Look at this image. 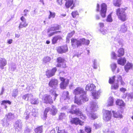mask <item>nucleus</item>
<instances>
[{
  "instance_id": "nucleus-1",
  "label": "nucleus",
  "mask_w": 133,
  "mask_h": 133,
  "mask_svg": "<svg viewBox=\"0 0 133 133\" xmlns=\"http://www.w3.org/2000/svg\"><path fill=\"white\" fill-rule=\"evenodd\" d=\"M127 8L125 7L117 9L116 10V14L118 19L122 22L126 21L128 19V16L126 13Z\"/></svg>"
},
{
  "instance_id": "nucleus-2",
  "label": "nucleus",
  "mask_w": 133,
  "mask_h": 133,
  "mask_svg": "<svg viewBox=\"0 0 133 133\" xmlns=\"http://www.w3.org/2000/svg\"><path fill=\"white\" fill-rule=\"evenodd\" d=\"M71 46L74 48L81 46L82 44L88 45L90 42L89 40L84 38H81L79 40H78L76 39L72 38L71 39Z\"/></svg>"
},
{
  "instance_id": "nucleus-3",
  "label": "nucleus",
  "mask_w": 133,
  "mask_h": 133,
  "mask_svg": "<svg viewBox=\"0 0 133 133\" xmlns=\"http://www.w3.org/2000/svg\"><path fill=\"white\" fill-rule=\"evenodd\" d=\"M60 26L58 24H56L54 26H52L49 28L47 30V32L48 33L52 31H54L53 32L50 33L48 35L49 37H51L54 35L57 34L58 33L61 32L60 31H56L59 30L60 28Z\"/></svg>"
},
{
  "instance_id": "nucleus-4",
  "label": "nucleus",
  "mask_w": 133,
  "mask_h": 133,
  "mask_svg": "<svg viewBox=\"0 0 133 133\" xmlns=\"http://www.w3.org/2000/svg\"><path fill=\"white\" fill-rule=\"evenodd\" d=\"M65 61L64 59L61 57H58L57 58L56 61L58 63L56 66L57 67H61L65 68L66 67V64L64 62Z\"/></svg>"
},
{
  "instance_id": "nucleus-5",
  "label": "nucleus",
  "mask_w": 133,
  "mask_h": 133,
  "mask_svg": "<svg viewBox=\"0 0 133 133\" xmlns=\"http://www.w3.org/2000/svg\"><path fill=\"white\" fill-rule=\"evenodd\" d=\"M57 70L56 67H54L51 70L48 69L45 72V75L47 78H50L55 75Z\"/></svg>"
},
{
  "instance_id": "nucleus-6",
  "label": "nucleus",
  "mask_w": 133,
  "mask_h": 133,
  "mask_svg": "<svg viewBox=\"0 0 133 133\" xmlns=\"http://www.w3.org/2000/svg\"><path fill=\"white\" fill-rule=\"evenodd\" d=\"M42 99L44 101V103L46 104H51L53 103L52 97L49 95L46 94L44 95Z\"/></svg>"
},
{
  "instance_id": "nucleus-7",
  "label": "nucleus",
  "mask_w": 133,
  "mask_h": 133,
  "mask_svg": "<svg viewBox=\"0 0 133 133\" xmlns=\"http://www.w3.org/2000/svg\"><path fill=\"white\" fill-rule=\"evenodd\" d=\"M111 111L105 110L103 115V119L107 122L110 121L111 119Z\"/></svg>"
},
{
  "instance_id": "nucleus-8",
  "label": "nucleus",
  "mask_w": 133,
  "mask_h": 133,
  "mask_svg": "<svg viewBox=\"0 0 133 133\" xmlns=\"http://www.w3.org/2000/svg\"><path fill=\"white\" fill-rule=\"evenodd\" d=\"M70 122L72 124H75L76 125L79 124L80 125H82L84 122L80 119L78 117H75L73 118L70 121Z\"/></svg>"
},
{
  "instance_id": "nucleus-9",
  "label": "nucleus",
  "mask_w": 133,
  "mask_h": 133,
  "mask_svg": "<svg viewBox=\"0 0 133 133\" xmlns=\"http://www.w3.org/2000/svg\"><path fill=\"white\" fill-rule=\"evenodd\" d=\"M101 10L100 14L101 16L105 17L106 16V14L107 10V5L104 3H103L101 4Z\"/></svg>"
},
{
  "instance_id": "nucleus-10",
  "label": "nucleus",
  "mask_w": 133,
  "mask_h": 133,
  "mask_svg": "<svg viewBox=\"0 0 133 133\" xmlns=\"http://www.w3.org/2000/svg\"><path fill=\"white\" fill-rule=\"evenodd\" d=\"M68 48L65 45H62L58 46L56 49L57 52L59 54H62L65 53L68 51Z\"/></svg>"
},
{
  "instance_id": "nucleus-11",
  "label": "nucleus",
  "mask_w": 133,
  "mask_h": 133,
  "mask_svg": "<svg viewBox=\"0 0 133 133\" xmlns=\"http://www.w3.org/2000/svg\"><path fill=\"white\" fill-rule=\"evenodd\" d=\"M76 106L75 105H72L71 106V109L70 110L69 112L72 114H75L78 115L79 113H80V110L79 108H77Z\"/></svg>"
},
{
  "instance_id": "nucleus-12",
  "label": "nucleus",
  "mask_w": 133,
  "mask_h": 133,
  "mask_svg": "<svg viewBox=\"0 0 133 133\" xmlns=\"http://www.w3.org/2000/svg\"><path fill=\"white\" fill-rule=\"evenodd\" d=\"M58 81L57 79H52L48 83V85L50 87L55 89L58 86Z\"/></svg>"
},
{
  "instance_id": "nucleus-13",
  "label": "nucleus",
  "mask_w": 133,
  "mask_h": 133,
  "mask_svg": "<svg viewBox=\"0 0 133 133\" xmlns=\"http://www.w3.org/2000/svg\"><path fill=\"white\" fill-rule=\"evenodd\" d=\"M73 93L75 95L82 94H86V92L83 89L80 87H77L73 91Z\"/></svg>"
},
{
  "instance_id": "nucleus-14",
  "label": "nucleus",
  "mask_w": 133,
  "mask_h": 133,
  "mask_svg": "<svg viewBox=\"0 0 133 133\" xmlns=\"http://www.w3.org/2000/svg\"><path fill=\"white\" fill-rule=\"evenodd\" d=\"M96 87V86L93 84H88L86 86L85 90L92 91L95 90Z\"/></svg>"
},
{
  "instance_id": "nucleus-15",
  "label": "nucleus",
  "mask_w": 133,
  "mask_h": 133,
  "mask_svg": "<svg viewBox=\"0 0 133 133\" xmlns=\"http://www.w3.org/2000/svg\"><path fill=\"white\" fill-rule=\"evenodd\" d=\"M62 39V37L59 35L53 37L51 39L52 44H54L57 43L58 40Z\"/></svg>"
},
{
  "instance_id": "nucleus-16",
  "label": "nucleus",
  "mask_w": 133,
  "mask_h": 133,
  "mask_svg": "<svg viewBox=\"0 0 133 133\" xmlns=\"http://www.w3.org/2000/svg\"><path fill=\"white\" fill-rule=\"evenodd\" d=\"M116 105H118L121 108L125 107V103L122 99H117L116 102Z\"/></svg>"
},
{
  "instance_id": "nucleus-17",
  "label": "nucleus",
  "mask_w": 133,
  "mask_h": 133,
  "mask_svg": "<svg viewBox=\"0 0 133 133\" xmlns=\"http://www.w3.org/2000/svg\"><path fill=\"white\" fill-rule=\"evenodd\" d=\"M126 62V58L124 57H121L118 59L117 60V63L120 65L123 66L125 64Z\"/></svg>"
},
{
  "instance_id": "nucleus-18",
  "label": "nucleus",
  "mask_w": 133,
  "mask_h": 133,
  "mask_svg": "<svg viewBox=\"0 0 133 133\" xmlns=\"http://www.w3.org/2000/svg\"><path fill=\"white\" fill-rule=\"evenodd\" d=\"M66 1L65 6L66 8H69L74 3V0H64Z\"/></svg>"
},
{
  "instance_id": "nucleus-19",
  "label": "nucleus",
  "mask_w": 133,
  "mask_h": 133,
  "mask_svg": "<svg viewBox=\"0 0 133 133\" xmlns=\"http://www.w3.org/2000/svg\"><path fill=\"white\" fill-rule=\"evenodd\" d=\"M132 67L133 64L132 63L128 62L124 66L125 70L127 72H128L130 69H132Z\"/></svg>"
},
{
  "instance_id": "nucleus-20",
  "label": "nucleus",
  "mask_w": 133,
  "mask_h": 133,
  "mask_svg": "<svg viewBox=\"0 0 133 133\" xmlns=\"http://www.w3.org/2000/svg\"><path fill=\"white\" fill-rule=\"evenodd\" d=\"M117 57H120L123 56L124 54V49L123 48H119L117 51Z\"/></svg>"
},
{
  "instance_id": "nucleus-21",
  "label": "nucleus",
  "mask_w": 133,
  "mask_h": 133,
  "mask_svg": "<svg viewBox=\"0 0 133 133\" xmlns=\"http://www.w3.org/2000/svg\"><path fill=\"white\" fill-rule=\"evenodd\" d=\"M75 31L74 30L68 34L66 37V41L67 42H69L70 39L75 34Z\"/></svg>"
},
{
  "instance_id": "nucleus-22",
  "label": "nucleus",
  "mask_w": 133,
  "mask_h": 133,
  "mask_svg": "<svg viewBox=\"0 0 133 133\" xmlns=\"http://www.w3.org/2000/svg\"><path fill=\"white\" fill-rule=\"evenodd\" d=\"M112 112L113 114V116L115 118H122L123 116L122 114L118 113L117 112H116L114 110L112 111Z\"/></svg>"
},
{
  "instance_id": "nucleus-23",
  "label": "nucleus",
  "mask_w": 133,
  "mask_h": 133,
  "mask_svg": "<svg viewBox=\"0 0 133 133\" xmlns=\"http://www.w3.org/2000/svg\"><path fill=\"white\" fill-rule=\"evenodd\" d=\"M33 96L31 94H27L23 95L22 96L23 99L25 100L28 101L30 97H33Z\"/></svg>"
},
{
  "instance_id": "nucleus-24",
  "label": "nucleus",
  "mask_w": 133,
  "mask_h": 133,
  "mask_svg": "<svg viewBox=\"0 0 133 133\" xmlns=\"http://www.w3.org/2000/svg\"><path fill=\"white\" fill-rule=\"evenodd\" d=\"M6 64V61L5 59H2L0 61V67L1 68L3 69V67Z\"/></svg>"
},
{
  "instance_id": "nucleus-25",
  "label": "nucleus",
  "mask_w": 133,
  "mask_h": 133,
  "mask_svg": "<svg viewBox=\"0 0 133 133\" xmlns=\"http://www.w3.org/2000/svg\"><path fill=\"white\" fill-rule=\"evenodd\" d=\"M116 81L117 82H120L122 85H124L125 84L124 82L123 81L122 76L120 75L117 76Z\"/></svg>"
},
{
  "instance_id": "nucleus-26",
  "label": "nucleus",
  "mask_w": 133,
  "mask_h": 133,
  "mask_svg": "<svg viewBox=\"0 0 133 133\" xmlns=\"http://www.w3.org/2000/svg\"><path fill=\"white\" fill-rule=\"evenodd\" d=\"M30 102L33 105L38 104L39 103L38 99H36L35 98H33L30 99Z\"/></svg>"
},
{
  "instance_id": "nucleus-27",
  "label": "nucleus",
  "mask_w": 133,
  "mask_h": 133,
  "mask_svg": "<svg viewBox=\"0 0 133 133\" xmlns=\"http://www.w3.org/2000/svg\"><path fill=\"white\" fill-rule=\"evenodd\" d=\"M28 24L26 22H22L21 23L19 24L18 27L19 29H20L23 28H25L28 25Z\"/></svg>"
},
{
  "instance_id": "nucleus-28",
  "label": "nucleus",
  "mask_w": 133,
  "mask_h": 133,
  "mask_svg": "<svg viewBox=\"0 0 133 133\" xmlns=\"http://www.w3.org/2000/svg\"><path fill=\"white\" fill-rule=\"evenodd\" d=\"M59 79H60L61 82H63L64 84H66V83H67L66 85H68L69 84V80L68 79H67L65 81V79L64 77H59Z\"/></svg>"
},
{
  "instance_id": "nucleus-29",
  "label": "nucleus",
  "mask_w": 133,
  "mask_h": 133,
  "mask_svg": "<svg viewBox=\"0 0 133 133\" xmlns=\"http://www.w3.org/2000/svg\"><path fill=\"white\" fill-rule=\"evenodd\" d=\"M118 84L117 83H116L112 84L111 86V90H116L118 89Z\"/></svg>"
},
{
  "instance_id": "nucleus-30",
  "label": "nucleus",
  "mask_w": 133,
  "mask_h": 133,
  "mask_svg": "<svg viewBox=\"0 0 133 133\" xmlns=\"http://www.w3.org/2000/svg\"><path fill=\"white\" fill-rule=\"evenodd\" d=\"M92 92V95L94 97L95 99L97 98L96 97L99 94V92L98 91H96V90L93 91Z\"/></svg>"
},
{
  "instance_id": "nucleus-31",
  "label": "nucleus",
  "mask_w": 133,
  "mask_h": 133,
  "mask_svg": "<svg viewBox=\"0 0 133 133\" xmlns=\"http://www.w3.org/2000/svg\"><path fill=\"white\" fill-rule=\"evenodd\" d=\"M115 76L110 78L108 81L109 83L110 84H113L115 81Z\"/></svg>"
},
{
  "instance_id": "nucleus-32",
  "label": "nucleus",
  "mask_w": 133,
  "mask_h": 133,
  "mask_svg": "<svg viewBox=\"0 0 133 133\" xmlns=\"http://www.w3.org/2000/svg\"><path fill=\"white\" fill-rule=\"evenodd\" d=\"M35 131L36 133H42L43 129L41 127H39L35 129Z\"/></svg>"
},
{
  "instance_id": "nucleus-33",
  "label": "nucleus",
  "mask_w": 133,
  "mask_h": 133,
  "mask_svg": "<svg viewBox=\"0 0 133 133\" xmlns=\"http://www.w3.org/2000/svg\"><path fill=\"white\" fill-rule=\"evenodd\" d=\"M63 96L65 99L69 98V92L68 91H64L63 92Z\"/></svg>"
},
{
  "instance_id": "nucleus-34",
  "label": "nucleus",
  "mask_w": 133,
  "mask_h": 133,
  "mask_svg": "<svg viewBox=\"0 0 133 133\" xmlns=\"http://www.w3.org/2000/svg\"><path fill=\"white\" fill-rule=\"evenodd\" d=\"M80 113L79 114L78 116L80 117V118L82 120H84L86 119V117L85 115L83 114L81 111L80 112Z\"/></svg>"
},
{
  "instance_id": "nucleus-35",
  "label": "nucleus",
  "mask_w": 133,
  "mask_h": 133,
  "mask_svg": "<svg viewBox=\"0 0 133 133\" xmlns=\"http://www.w3.org/2000/svg\"><path fill=\"white\" fill-rule=\"evenodd\" d=\"M49 12L50 14L49 15L48 18L50 19L51 18H54L56 15L55 13L54 12H52L50 11H49Z\"/></svg>"
},
{
  "instance_id": "nucleus-36",
  "label": "nucleus",
  "mask_w": 133,
  "mask_h": 133,
  "mask_svg": "<svg viewBox=\"0 0 133 133\" xmlns=\"http://www.w3.org/2000/svg\"><path fill=\"white\" fill-rule=\"evenodd\" d=\"M66 83L64 84L63 82H61L60 84V88L62 89H65L66 86L68 85H66Z\"/></svg>"
},
{
  "instance_id": "nucleus-37",
  "label": "nucleus",
  "mask_w": 133,
  "mask_h": 133,
  "mask_svg": "<svg viewBox=\"0 0 133 133\" xmlns=\"http://www.w3.org/2000/svg\"><path fill=\"white\" fill-rule=\"evenodd\" d=\"M6 116V118L8 119H13L14 117V115L11 113H8Z\"/></svg>"
},
{
  "instance_id": "nucleus-38",
  "label": "nucleus",
  "mask_w": 133,
  "mask_h": 133,
  "mask_svg": "<svg viewBox=\"0 0 133 133\" xmlns=\"http://www.w3.org/2000/svg\"><path fill=\"white\" fill-rule=\"evenodd\" d=\"M127 30L126 26L125 25H122L120 31L122 32H124Z\"/></svg>"
},
{
  "instance_id": "nucleus-39",
  "label": "nucleus",
  "mask_w": 133,
  "mask_h": 133,
  "mask_svg": "<svg viewBox=\"0 0 133 133\" xmlns=\"http://www.w3.org/2000/svg\"><path fill=\"white\" fill-rule=\"evenodd\" d=\"M114 100L111 97L108 100V105L109 106H111L113 105Z\"/></svg>"
},
{
  "instance_id": "nucleus-40",
  "label": "nucleus",
  "mask_w": 133,
  "mask_h": 133,
  "mask_svg": "<svg viewBox=\"0 0 133 133\" xmlns=\"http://www.w3.org/2000/svg\"><path fill=\"white\" fill-rule=\"evenodd\" d=\"M7 103L10 105L11 104V102L9 100H4L2 101L1 104V105H5Z\"/></svg>"
},
{
  "instance_id": "nucleus-41",
  "label": "nucleus",
  "mask_w": 133,
  "mask_h": 133,
  "mask_svg": "<svg viewBox=\"0 0 133 133\" xmlns=\"http://www.w3.org/2000/svg\"><path fill=\"white\" fill-rule=\"evenodd\" d=\"M72 16L73 18H75L77 15H79V14L77 11H75L72 12L71 13Z\"/></svg>"
},
{
  "instance_id": "nucleus-42",
  "label": "nucleus",
  "mask_w": 133,
  "mask_h": 133,
  "mask_svg": "<svg viewBox=\"0 0 133 133\" xmlns=\"http://www.w3.org/2000/svg\"><path fill=\"white\" fill-rule=\"evenodd\" d=\"M121 1V0H117V1L114 3V5L115 6L119 7L121 5V4L119 2Z\"/></svg>"
},
{
  "instance_id": "nucleus-43",
  "label": "nucleus",
  "mask_w": 133,
  "mask_h": 133,
  "mask_svg": "<svg viewBox=\"0 0 133 133\" xmlns=\"http://www.w3.org/2000/svg\"><path fill=\"white\" fill-rule=\"evenodd\" d=\"M84 130L87 133H90L91 132V128L88 127H85Z\"/></svg>"
},
{
  "instance_id": "nucleus-44",
  "label": "nucleus",
  "mask_w": 133,
  "mask_h": 133,
  "mask_svg": "<svg viewBox=\"0 0 133 133\" xmlns=\"http://www.w3.org/2000/svg\"><path fill=\"white\" fill-rule=\"evenodd\" d=\"M84 95H82L81 96V97L82 98V100L84 101H88V99L86 95V94H83Z\"/></svg>"
},
{
  "instance_id": "nucleus-45",
  "label": "nucleus",
  "mask_w": 133,
  "mask_h": 133,
  "mask_svg": "<svg viewBox=\"0 0 133 133\" xmlns=\"http://www.w3.org/2000/svg\"><path fill=\"white\" fill-rule=\"evenodd\" d=\"M51 114L53 116L57 114V110L56 108H54L51 110Z\"/></svg>"
},
{
  "instance_id": "nucleus-46",
  "label": "nucleus",
  "mask_w": 133,
  "mask_h": 133,
  "mask_svg": "<svg viewBox=\"0 0 133 133\" xmlns=\"http://www.w3.org/2000/svg\"><path fill=\"white\" fill-rule=\"evenodd\" d=\"M111 58L113 59H117V57L116 54L114 52H112L111 54Z\"/></svg>"
},
{
  "instance_id": "nucleus-47",
  "label": "nucleus",
  "mask_w": 133,
  "mask_h": 133,
  "mask_svg": "<svg viewBox=\"0 0 133 133\" xmlns=\"http://www.w3.org/2000/svg\"><path fill=\"white\" fill-rule=\"evenodd\" d=\"M112 19L111 17V14L107 16L106 21L107 22H111L112 21Z\"/></svg>"
},
{
  "instance_id": "nucleus-48",
  "label": "nucleus",
  "mask_w": 133,
  "mask_h": 133,
  "mask_svg": "<svg viewBox=\"0 0 133 133\" xmlns=\"http://www.w3.org/2000/svg\"><path fill=\"white\" fill-rule=\"evenodd\" d=\"M111 69L113 71H114L116 69V64L115 63L112 64L111 66Z\"/></svg>"
},
{
  "instance_id": "nucleus-49",
  "label": "nucleus",
  "mask_w": 133,
  "mask_h": 133,
  "mask_svg": "<svg viewBox=\"0 0 133 133\" xmlns=\"http://www.w3.org/2000/svg\"><path fill=\"white\" fill-rule=\"evenodd\" d=\"M65 117V114L64 113H61L59 117V119L62 120Z\"/></svg>"
},
{
  "instance_id": "nucleus-50",
  "label": "nucleus",
  "mask_w": 133,
  "mask_h": 133,
  "mask_svg": "<svg viewBox=\"0 0 133 133\" xmlns=\"http://www.w3.org/2000/svg\"><path fill=\"white\" fill-rule=\"evenodd\" d=\"M15 127L16 128H21L22 127V124L21 123L19 124V123H16Z\"/></svg>"
},
{
  "instance_id": "nucleus-51",
  "label": "nucleus",
  "mask_w": 133,
  "mask_h": 133,
  "mask_svg": "<svg viewBox=\"0 0 133 133\" xmlns=\"http://www.w3.org/2000/svg\"><path fill=\"white\" fill-rule=\"evenodd\" d=\"M50 110V108L49 107H48L46 108L44 111V114L46 115H47V113Z\"/></svg>"
},
{
  "instance_id": "nucleus-52",
  "label": "nucleus",
  "mask_w": 133,
  "mask_h": 133,
  "mask_svg": "<svg viewBox=\"0 0 133 133\" xmlns=\"http://www.w3.org/2000/svg\"><path fill=\"white\" fill-rule=\"evenodd\" d=\"M58 133H66L65 131L63 130H61V129L58 128V131H57Z\"/></svg>"
},
{
  "instance_id": "nucleus-53",
  "label": "nucleus",
  "mask_w": 133,
  "mask_h": 133,
  "mask_svg": "<svg viewBox=\"0 0 133 133\" xmlns=\"http://www.w3.org/2000/svg\"><path fill=\"white\" fill-rule=\"evenodd\" d=\"M119 90L121 92L124 93L125 91H127V89L123 88H122L120 89Z\"/></svg>"
},
{
  "instance_id": "nucleus-54",
  "label": "nucleus",
  "mask_w": 133,
  "mask_h": 133,
  "mask_svg": "<svg viewBox=\"0 0 133 133\" xmlns=\"http://www.w3.org/2000/svg\"><path fill=\"white\" fill-rule=\"evenodd\" d=\"M20 19L22 22H26V19L23 16H22L20 18Z\"/></svg>"
},
{
  "instance_id": "nucleus-55",
  "label": "nucleus",
  "mask_w": 133,
  "mask_h": 133,
  "mask_svg": "<svg viewBox=\"0 0 133 133\" xmlns=\"http://www.w3.org/2000/svg\"><path fill=\"white\" fill-rule=\"evenodd\" d=\"M91 117L93 119H94L96 118H97V116L95 114H92V115L91 116Z\"/></svg>"
},
{
  "instance_id": "nucleus-56",
  "label": "nucleus",
  "mask_w": 133,
  "mask_h": 133,
  "mask_svg": "<svg viewBox=\"0 0 133 133\" xmlns=\"http://www.w3.org/2000/svg\"><path fill=\"white\" fill-rule=\"evenodd\" d=\"M57 2L58 4L60 5H62L63 4L62 0H57Z\"/></svg>"
},
{
  "instance_id": "nucleus-57",
  "label": "nucleus",
  "mask_w": 133,
  "mask_h": 133,
  "mask_svg": "<svg viewBox=\"0 0 133 133\" xmlns=\"http://www.w3.org/2000/svg\"><path fill=\"white\" fill-rule=\"evenodd\" d=\"M96 7V11L97 12H98L99 10V5L98 4H97Z\"/></svg>"
},
{
  "instance_id": "nucleus-58",
  "label": "nucleus",
  "mask_w": 133,
  "mask_h": 133,
  "mask_svg": "<svg viewBox=\"0 0 133 133\" xmlns=\"http://www.w3.org/2000/svg\"><path fill=\"white\" fill-rule=\"evenodd\" d=\"M99 25L100 28H102L104 26V24L103 23L100 22L99 23Z\"/></svg>"
},
{
  "instance_id": "nucleus-59",
  "label": "nucleus",
  "mask_w": 133,
  "mask_h": 133,
  "mask_svg": "<svg viewBox=\"0 0 133 133\" xmlns=\"http://www.w3.org/2000/svg\"><path fill=\"white\" fill-rule=\"evenodd\" d=\"M29 11L27 10H24V16H26L27 15V13Z\"/></svg>"
},
{
  "instance_id": "nucleus-60",
  "label": "nucleus",
  "mask_w": 133,
  "mask_h": 133,
  "mask_svg": "<svg viewBox=\"0 0 133 133\" xmlns=\"http://www.w3.org/2000/svg\"><path fill=\"white\" fill-rule=\"evenodd\" d=\"M13 40L12 39H10L8 40L7 43L9 44H11Z\"/></svg>"
},
{
  "instance_id": "nucleus-61",
  "label": "nucleus",
  "mask_w": 133,
  "mask_h": 133,
  "mask_svg": "<svg viewBox=\"0 0 133 133\" xmlns=\"http://www.w3.org/2000/svg\"><path fill=\"white\" fill-rule=\"evenodd\" d=\"M75 103L78 105L81 104V101H78L77 100H75Z\"/></svg>"
},
{
  "instance_id": "nucleus-62",
  "label": "nucleus",
  "mask_w": 133,
  "mask_h": 133,
  "mask_svg": "<svg viewBox=\"0 0 133 133\" xmlns=\"http://www.w3.org/2000/svg\"><path fill=\"white\" fill-rule=\"evenodd\" d=\"M4 88H2L1 91L0 93V95H1L3 94L4 93Z\"/></svg>"
},
{
  "instance_id": "nucleus-63",
  "label": "nucleus",
  "mask_w": 133,
  "mask_h": 133,
  "mask_svg": "<svg viewBox=\"0 0 133 133\" xmlns=\"http://www.w3.org/2000/svg\"><path fill=\"white\" fill-rule=\"evenodd\" d=\"M79 132H78V133H85L84 131L83 130L80 129L79 130Z\"/></svg>"
},
{
  "instance_id": "nucleus-64",
  "label": "nucleus",
  "mask_w": 133,
  "mask_h": 133,
  "mask_svg": "<svg viewBox=\"0 0 133 133\" xmlns=\"http://www.w3.org/2000/svg\"><path fill=\"white\" fill-rule=\"evenodd\" d=\"M50 133H56V132L55 130H52L51 131Z\"/></svg>"
}]
</instances>
